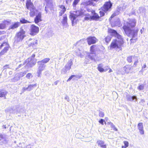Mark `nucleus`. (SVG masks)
<instances>
[{
  "mask_svg": "<svg viewBox=\"0 0 148 148\" xmlns=\"http://www.w3.org/2000/svg\"><path fill=\"white\" fill-rule=\"evenodd\" d=\"M136 21L135 19H130L127 22L126 24H125L123 27L126 34L128 36L132 38L130 39L131 42L133 40L134 42L136 41L135 40L136 39V37L137 35L138 30L135 29H133L136 26Z\"/></svg>",
  "mask_w": 148,
  "mask_h": 148,
  "instance_id": "obj_1",
  "label": "nucleus"
},
{
  "mask_svg": "<svg viewBox=\"0 0 148 148\" xmlns=\"http://www.w3.org/2000/svg\"><path fill=\"white\" fill-rule=\"evenodd\" d=\"M112 36H114L118 39L113 40L112 42V48L121 50V46L123 43V39L122 37L116 30L113 29H112Z\"/></svg>",
  "mask_w": 148,
  "mask_h": 148,
  "instance_id": "obj_2",
  "label": "nucleus"
},
{
  "mask_svg": "<svg viewBox=\"0 0 148 148\" xmlns=\"http://www.w3.org/2000/svg\"><path fill=\"white\" fill-rule=\"evenodd\" d=\"M82 13L79 11H72L70 12V18L72 23L73 26H74L76 23V18L82 15Z\"/></svg>",
  "mask_w": 148,
  "mask_h": 148,
  "instance_id": "obj_3",
  "label": "nucleus"
},
{
  "mask_svg": "<svg viewBox=\"0 0 148 148\" xmlns=\"http://www.w3.org/2000/svg\"><path fill=\"white\" fill-rule=\"evenodd\" d=\"M98 48L96 45L92 46L90 48L91 53L88 55V58L92 60L95 61L97 59V56L96 55V52L98 51Z\"/></svg>",
  "mask_w": 148,
  "mask_h": 148,
  "instance_id": "obj_4",
  "label": "nucleus"
},
{
  "mask_svg": "<svg viewBox=\"0 0 148 148\" xmlns=\"http://www.w3.org/2000/svg\"><path fill=\"white\" fill-rule=\"evenodd\" d=\"M26 6L27 8L28 9H29L30 10V16H33L36 12H37L36 10L35 9V8L33 5L32 3L30 0L27 1L26 3Z\"/></svg>",
  "mask_w": 148,
  "mask_h": 148,
  "instance_id": "obj_5",
  "label": "nucleus"
},
{
  "mask_svg": "<svg viewBox=\"0 0 148 148\" xmlns=\"http://www.w3.org/2000/svg\"><path fill=\"white\" fill-rule=\"evenodd\" d=\"M25 32L23 29H21L16 35L15 41L17 42L21 41L25 36Z\"/></svg>",
  "mask_w": 148,
  "mask_h": 148,
  "instance_id": "obj_6",
  "label": "nucleus"
},
{
  "mask_svg": "<svg viewBox=\"0 0 148 148\" xmlns=\"http://www.w3.org/2000/svg\"><path fill=\"white\" fill-rule=\"evenodd\" d=\"M73 64V62L71 60H69L65 65L64 68L61 71V73L66 74L68 71H69L71 68V66Z\"/></svg>",
  "mask_w": 148,
  "mask_h": 148,
  "instance_id": "obj_7",
  "label": "nucleus"
},
{
  "mask_svg": "<svg viewBox=\"0 0 148 148\" xmlns=\"http://www.w3.org/2000/svg\"><path fill=\"white\" fill-rule=\"evenodd\" d=\"M4 47V49L0 53V57L6 53L9 49V46L8 42H4L0 45V48Z\"/></svg>",
  "mask_w": 148,
  "mask_h": 148,
  "instance_id": "obj_8",
  "label": "nucleus"
},
{
  "mask_svg": "<svg viewBox=\"0 0 148 148\" xmlns=\"http://www.w3.org/2000/svg\"><path fill=\"white\" fill-rule=\"evenodd\" d=\"M26 72H21L19 73L16 74L14 77L11 79V81L12 82H15L19 80L21 77L24 76L26 74Z\"/></svg>",
  "mask_w": 148,
  "mask_h": 148,
  "instance_id": "obj_9",
  "label": "nucleus"
},
{
  "mask_svg": "<svg viewBox=\"0 0 148 148\" xmlns=\"http://www.w3.org/2000/svg\"><path fill=\"white\" fill-rule=\"evenodd\" d=\"M126 5L124 4H123L120 5L119 7H118V9L119 10H117L112 15V18L118 15L119 13V11H122L124 10L126 8Z\"/></svg>",
  "mask_w": 148,
  "mask_h": 148,
  "instance_id": "obj_10",
  "label": "nucleus"
},
{
  "mask_svg": "<svg viewBox=\"0 0 148 148\" xmlns=\"http://www.w3.org/2000/svg\"><path fill=\"white\" fill-rule=\"evenodd\" d=\"M38 70L37 71L38 76L39 77H40L42 74V72L46 66L45 64H41L38 63Z\"/></svg>",
  "mask_w": 148,
  "mask_h": 148,
  "instance_id": "obj_11",
  "label": "nucleus"
},
{
  "mask_svg": "<svg viewBox=\"0 0 148 148\" xmlns=\"http://www.w3.org/2000/svg\"><path fill=\"white\" fill-rule=\"evenodd\" d=\"M111 7V3L110 1L105 3L103 6L101 7V10L104 12H106Z\"/></svg>",
  "mask_w": 148,
  "mask_h": 148,
  "instance_id": "obj_12",
  "label": "nucleus"
},
{
  "mask_svg": "<svg viewBox=\"0 0 148 148\" xmlns=\"http://www.w3.org/2000/svg\"><path fill=\"white\" fill-rule=\"evenodd\" d=\"M132 70V67L130 65H127L124 67L122 69L121 73L122 75H124L125 73L127 74L131 72Z\"/></svg>",
  "mask_w": 148,
  "mask_h": 148,
  "instance_id": "obj_13",
  "label": "nucleus"
},
{
  "mask_svg": "<svg viewBox=\"0 0 148 148\" xmlns=\"http://www.w3.org/2000/svg\"><path fill=\"white\" fill-rule=\"evenodd\" d=\"M39 30L38 27L34 25H32L31 27V35L33 36L36 35L38 32Z\"/></svg>",
  "mask_w": 148,
  "mask_h": 148,
  "instance_id": "obj_14",
  "label": "nucleus"
},
{
  "mask_svg": "<svg viewBox=\"0 0 148 148\" xmlns=\"http://www.w3.org/2000/svg\"><path fill=\"white\" fill-rule=\"evenodd\" d=\"M36 62V59H33L32 58H28L25 61V63L27 65L32 66L34 65Z\"/></svg>",
  "mask_w": 148,
  "mask_h": 148,
  "instance_id": "obj_15",
  "label": "nucleus"
},
{
  "mask_svg": "<svg viewBox=\"0 0 148 148\" xmlns=\"http://www.w3.org/2000/svg\"><path fill=\"white\" fill-rule=\"evenodd\" d=\"M47 2L46 6L45 7V10L46 13L48 12L49 10L48 8L50 9L52 8L53 6V0H45Z\"/></svg>",
  "mask_w": 148,
  "mask_h": 148,
  "instance_id": "obj_16",
  "label": "nucleus"
},
{
  "mask_svg": "<svg viewBox=\"0 0 148 148\" xmlns=\"http://www.w3.org/2000/svg\"><path fill=\"white\" fill-rule=\"evenodd\" d=\"M0 140L3 144H6L8 143L9 140L8 136L5 134H0Z\"/></svg>",
  "mask_w": 148,
  "mask_h": 148,
  "instance_id": "obj_17",
  "label": "nucleus"
},
{
  "mask_svg": "<svg viewBox=\"0 0 148 148\" xmlns=\"http://www.w3.org/2000/svg\"><path fill=\"white\" fill-rule=\"evenodd\" d=\"M28 43V45L29 47H32L34 48H35L38 44V41L36 40L30 38L29 40Z\"/></svg>",
  "mask_w": 148,
  "mask_h": 148,
  "instance_id": "obj_18",
  "label": "nucleus"
},
{
  "mask_svg": "<svg viewBox=\"0 0 148 148\" xmlns=\"http://www.w3.org/2000/svg\"><path fill=\"white\" fill-rule=\"evenodd\" d=\"M87 41L89 45L94 44L97 41V39L94 37L90 36L87 38Z\"/></svg>",
  "mask_w": 148,
  "mask_h": 148,
  "instance_id": "obj_19",
  "label": "nucleus"
},
{
  "mask_svg": "<svg viewBox=\"0 0 148 148\" xmlns=\"http://www.w3.org/2000/svg\"><path fill=\"white\" fill-rule=\"evenodd\" d=\"M59 16H61L66 11L65 7L63 5H60L59 6Z\"/></svg>",
  "mask_w": 148,
  "mask_h": 148,
  "instance_id": "obj_20",
  "label": "nucleus"
},
{
  "mask_svg": "<svg viewBox=\"0 0 148 148\" xmlns=\"http://www.w3.org/2000/svg\"><path fill=\"white\" fill-rule=\"evenodd\" d=\"M41 12H39L38 14L36 16V17L34 19V21L36 23H37L40 21H41Z\"/></svg>",
  "mask_w": 148,
  "mask_h": 148,
  "instance_id": "obj_21",
  "label": "nucleus"
},
{
  "mask_svg": "<svg viewBox=\"0 0 148 148\" xmlns=\"http://www.w3.org/2000/svg\"><path fill=\"white\" fill-rule=\"evenodd\" d=\"M138 127L139 130V132L141 134H143L144 133L143 130V123H139L138 125Z\"/></svg>",
  "mask_w": 148,
  "mask_h": 148,
  "instance_id": "obj_22",
  "label": "nucleus"
},
{
  "mask_svg": "<svg viewBox=\"0 0 148 148\" xmlns=\"http://www.w3.org/2000/svg\"><path fill=\"white\" fill-rule=\"evenodd\" d=\"M97 143L98 145L102 148H106V145L104 142L101 140H99L97 142Z\"/></svg>",
  "mask_w": 148,
  "mask_h": 148,
  "instance_id": "obj_23",
  "label": "nucleus"
},
{
  "mask_svg": "<svg viewBox=\"0 0 148 148\" xmlns=\"http://www.w3.org/2000/svg\"><path fill=\"white\" fill-rule=\"evenodd\" d=\"M20 23L19 22H16L14 23V24L10 26L9 29H14L17 28L20 25Z\"/></svg>",
  "mask_w": 148,
  "mask_h": 148,
  "instance_id": "obj_24",
  "label": "nucleus"
},
{
  "mask_svg": "<svg viewBox=\"0 0 148 148\" xmlns=\"http://www.w3.org/2000/svg\"><path fill=\"white\" fill-rule=\"evenodd\" d=\"M50 60V59L49 58H44V59L39 61L38 62V63H39L41 64H45V63L48 62Z\"/></svg>",
  "mask_w": 148,
  "mask_h": 148,
  "instance_id": "obj_25",
  "label": "nucleus"
},
{
  "mask_svg": "<svg viewBox=\"0 0 148 148\" xmlns=\"http://www.w3.org/2000/svg\"><path fill=\"white\" fill-rule=\"evenodd\" d=\"M67 18L66 14H64L63 16V20L62 22V23L64 25H66L67 24Z\"/></svg>",
  "mask_w": 148,
  "mask_h": 148,
  "instance_id": "obj_26",
  "label": "nucleus"
},
{
  "mask_svg": "<svg viewBox=\"0 0 148 148\" xmlns=\"http://www.w3.org/2000/svg\"><path fill=\"white\" fill-rule=\"evenodd\" d=\"M127 100L130 101H132L134 99L137 100L136 97L135 96H131L128 95L127 96Z\"/></svg>",
  "mask_w": 148,
  "mask_h": 148,
  "instance_id": "obj_27",
  "label": "nucleus"
},
{
  "mask_svg": "<svg viewBox=\"0 0 148 148\" xmlns=\"http://www.w3.org/2000/svg\"><path fill=\"white\" fill-rule=\"evenodd\" d=\"M134 64L133 66L134 67H136L137 65V63L139 62L138 61V59L137 57L135 56V58H134Z\"/></svg>",
  "mask_w": 148,
  "mask_h": 148,
  "instance_id": "obj_28",
  "label": "nucleus"
},
{
  "mask_svg": "<svg viewBox=\"0 0 148 148\" xmlns=\"http://www.w3.org/2000/svg\"><path fill=\"white\" fill-rule=\"evenodd\" d=\"M135 56H130L127 57V61L129 62H132L134 60Z\"/></svg>",
  "mask_w": 148,
  "mask_h": 148,
  "instance_id": "obj_29",
  "label": "nucleus"
},
{
  "mask_svg": "<svg viewBox=\"0 0 148 148\" xmlns=\"http://www.w3.org/2000/svg\"><path fill=\"white\" fill-rule=\"evenodd\" d=\"M124 145L122 146L121 147L122 148H126L128 147L129 145L128 142L126 141H124L123 142Z\"/></svg>",
  "mask_w": 148,
  "mask_h": 148,
  "instance_id": "obj_30",
  "label": "nucleus"
},
{
  "mask_svg": "<svg viewBox=\"0 0 148 148\" xmlns=\"http://www.w3.org/2000/svg\"><path fill=\"white\" fill-rule=\"evenodd\" d=\"M36 84H34L32 85H30L28 86V90L30 91L31 90H32L33 88L34 87H36Z\"/></svg>",
  "mask_w": 148,
  "mask_h": 148,
  "instance_id": "obj_31",
  "label": "nucleus"
},
{
  "mask_svg": "<svg viewBox=\"0 0 148 148\" xmlns=\"http://www.w3.org/2000/svg\"><path fill=\"white\" fill-rule=\"evenodd\" d=\"M98 70L101 72H102L104 71H105L102 67V66L101 64H99L98 67Z\"/></svg>",
  "mask_w": 148,
  "mask_h": 148,
  "instance_id": "obj_32",
  "label": "nucleus"
},
{
  "mask_svg": "<svg viewBox=\"0 0 148 148\" xmlns=\"http://www.w3.org/2000/svg\"><path fill=\"white\" fill-rule=\"evenodd\" d=\"M99 18V16L98 14L95 13V14L91 17V19L93 20H95L98 19Z\"/></svg>",
  "mask_w": 148,
  "mask_h": 148,
  "instance_id": "obj_33",
  "label": "nucleus"
},
{
  "mask_svg": "<svg viewBox=\"0 0 148 148\" xmlns=\"http://www.w3.org/2000/svg\"><path fill=\"white\" fill-rule=\"evenodd\" d=\"M7 94V92L6 91L1 92L0 93V97H5V96Z\"/></svg>",
  "mask_w": 148,
  "mask_h": 148,
  "instance_id": "obj_34",
  "label": "nucleus"
},
{
  "mask_svg": "<svg viewBox=\"0 0 148 148\" xmlns=\"http://www.w3.org/2000/svg\"><path fill=\"white\" fill-rule=\"evenodd\" d=\"M20 21L22 23H30L31 22L27 21L24 18L21 19L20 20Z\"/></svg>",
  "mask_w": 148,
  "mask_h": 148,
  "instance_id": "obj_35",
  "label": "nucleus"
},
{
  "mask_svg": "<svg viewBox=\"0 0 148 148\" xmlns=\"http://www.w3.org/2000/svg\"><path fill=\"white\" fill-rule=\"evenodd\" d=\"M10 21L4 20L3 21V22L5 25V27L6 25H8L10 23Z\"/></svg>",
  "mask_w": 148,
  "mask_h": 148,
  "instance_id": "obj_36",
  "label": "nucleus"
},
{
  "mask_svg": "<svg viewBox=\"0 0 148 148\" xmlns=\"http://www.w3.org/2000/svg\"><path fill=\"white\" fill-rule=\"evenodd\" d=\"M76 55L78 56H80L81 57H82L81 53V51L79 49H78L77 51L76 52Z\"/></svg>",
  "mask_w": 148,
  "mask_h": 148,
  "instance_id": "obj_37",
  "label": "nucleus"
},
{
  "mask_svg": "<svg viewBox=\"0 0 148 148\" xmlns=\"http://www.w3.org/2000/svg\"><path fill=\"white\" fill-rule=\"evenodd\" d=\"M32 77L33 76L32 74L31 73H27L26 76V77L29 79H30V78H32Z\"/></svg>",
  "mask_w": 148,
  "mask_h": 148,
  "instance_id": "obj_38",
  "label": "nucleus"
},
{
  "mask_svg": "<svg viewBox=\"0 0 148 148\" xmlns=\"http://www.w3.org/2000/svg\"><path fill=\"white\" fill-rule=\"evenodd\" d=\"M99 116L101 117H103L104 116V114L103 112L100 111L99 112Z\"/></svg>",
  "mask_w": 148,
  "mask_h": 148,
  "instance_id": "obj_39",
  "label": "nucleus"
},
{
  "mask_svg": "<svg viewBox=\"0 0 148 148\" xmlns=\"http://www.w3.org/2000/svg\"><path fill=\"white\" fill-rule=\"evenodd\" d=\"M111 40V37L110 36H108L105 38V41L107 43H108Z\"/></svg>",
  "mask_w": 148,
  "mask_h": 148,
  "instance_id": "obj_40",
  "label": "nucleus"
},
{
  "mask_svg": "<svg viewBox=\"0 0 148 148\" xmlns=\"http://www.w3.org/2000/svg\"><path fill=\"white\" fill-rule=\"evenodd\" d=\"M79 1L80 0H74L73 4V6H76V5L79 2Z\"/></svg>",
  "mask_w": 148,
  "mask_h": 148,
  "instance_id": "obj_41",
  "label": "nucleus"
},
{
  "mask_svg": "<svg viewBox=\"0 0 148 148\" xmlns=\"http://www.w3.org/2000/svg\"><path fill=\"white\" fill-rule=\"evenodd\" d=\"M86 5H93V3L92 1H88L86 2Z\"/></svg>",
  "mask_w": 148,
  "mask_h": 148,
  "instance_id": "obj_42",
  "label": "nucleus"
},
{
  "mask_svg": "<svg viewBox=\"0 0 148 148\" xmlns=\"http://www.w3.org/2000/svg\"><path fill=\"white\" fill-rule=\"evenodd\" d=\"M5 27V25L3 22L0 23V29H4Z\"/></svg>",
  "mask_w": 148,
  "mask_h": 148,
  "instance_id": "obj_43",
  "label": "nucleus"
},
{
  "mask_svg": "<svg viewBox=\"0 0 148 148\" xmlns=\"http://www.w3.org/2000/svg\"><path fill=\"white\" fill-rule=\"evenodd\" d=\"M144 85L143 84L140 85L138 87V89L140 90H141L144 89Z\"/></svg>",
  "mask_w": 148,
  "mask_h": 148,
  "instance_id": "obj_44",
  "label": "nucleus"
},
{
  "mask_svg": "<svg viewBox=\"0 0 148 148\" xmlns=\"http://www.w3.org/2000/svg\"><path fill=\"white\" fill-rule=\"evenodd\" d=\"M76 77V75H73L71 76L67 80V82H68L70 81L73 77Z\"/></svg>",
  "mask_w": 148,
  "mask_h": 148,
  "instance_id": "obj_45",
  "label": "nucleus"
},
{
  "mask_svg": "<svg viewBox=\"0 0 148 148\" xmlns=\"http://www.w3.org/2000/svg\"><path fill=\"white\" fill-rule=\"evenodd\" d=\"M99 122L102 125H103V122H104L105 123L106 122H105V121L102 119H101L99 121Z\"/></svg>",
  "mask_w": 148,
  "mask_h": 148,
  "instance_id": "obj_46",
  "label": "nucleus"
},
{
  "mask_svg": "<svg viewBox=\"0 0 148 148\" xmlns=\"http://www.w3.org/2000/svg\"><path fill=\"white\" fill-rule=\"evenodd\" d=\"M112 129L115 131H117V129L112 123Z\"/></svg>",
  "mask_w": 148,
  "mask_h": 148,
  "instance_id": "obj_47",
  "label": "nucleus"
},
{
  "mask_svg": "<svg viewBox=\"0 0 148 148\" xmlns=\"http://www.w3.org/2000/svg\"><path fill=\"white\" fill-rule=\"evenodd\" d=\"M146 67V66L145 64L142 67V71L143 72L145 70V68Z\"/></svg>",
  "mask_w": 148,
  "mask_h": 148,
  "instance_id": "obj_48",
  "label": "nucleus"
},
{
  "mask_svg": "<svg viewBox=\"0 0 148 148\" xmlns=\"http://www.w3.org/2000/svg\"><path fill=\"white\" fill-rule=\"evenodd\" d=\"M99 13L101 17L103 16L105 14L104 12H103L102 11H99Z\"/></svg>",
  "mask_w": 148,
  "mask_h": 148,
  "instance_id": "obj_49",
  "label": "nucleus"
},
{
  "mask_svg": "<svg viewBox=\"0 0 148 148\" xmlns=\"http://www.w3.org/2000/svg\"><path fill=\"white\" fill-rule=\"evenodd\" d=\"M90 18H91V16H85L84 17V19L86 20H88Z\"/></svg>",
  "mask_w": 148,
  "mask_h": 148,
  "instance_id": "obj_50",
  "label": "nucleus"
},
{
  "mask_svg": "<svg viewBox=\"0 0 148 148\" xmlns=\"http://www.w3.org/2000/svg\"><path fill=\"white\" fill-rule=\"evenodd\" d=\"M64 99L65 100H66L68 102H69L70 101V100H69V97L67 95L65 96V98H64Z\"/></svg>",
  "mask_w": 148,
  "mask_h": 148,
  "instance_id": "obj_51",
  "label": "nucleus"
},
{
  "mask_svg": "<svg viewBox=\"0 0 148 148\" xmlns=\"http://www.w3.org/2000/svg\"><path fill=\"white\" fill-rule=\"evenodd\" d=\"M72 0H66V3L67 4H70Z\"/></svg>",
  "mask_w": 148,
  "mask_h": 148,
  "instance_id": "obj_52",
  "label": "nucleus"
},
{
  "mask_svg": "<svg viewBox=\"0 0 148 148\" xmlns=\"http://www.w3.org/2000/svg\"><path fill=\"white\" fill-rule=\"evenodd\" d=\"M82 77V76L81 75H76V77H74L76 78H77L78 79H79Z\"/></svg>",
  "mask_w": 148,
  "mask_h": 148,
  "instance_id": "obj_53",
  "label": "nucleus"
},
{
  "mask_svg": "<svg viewBox=\"0 0 148 148\" xmlns=\"http://www.w3.org/2000/svg\"><path fill=\"white\" fill-rule=\"evenodd\" d=\"M3 68L4 69L8 68H9V65H6L3 66Z\"/></svg>",
  "mask_w": 148,
  "mask_h": 148,
  "instance_id": "obj_54",
  "label": "nucleus"
},
{
  "mask_svg": "<svg viewBox=\"0 0 148 148\" xmlns=\"http://www.w3.org/2000/svg\"><path fill=\"white\" fill-rule=\"evenodd\" d=\"M35 57V55L34 54H33L32 56L31 57V58H32V59H34V58Z\"/></svg>",
  "mask_w": 148,
  "mask_h": 148,
  "instance_id": "obj_55",
  "label": "nucleus"
},
{
  "mask_svg": "<svg viewBox=\"0 0 148 148\" xmlns=\"http://www.w3.org/2000/svg\"><path fill=\"white\" fill-rule=\"evenodd\" d=\"M23 91H25L26 90H28V88L23 87Z\"/></svg>",
  "mask_w": 148,
  "mask_h": 148,
  "instance_id": "obj_56",
  "label": "nucleus"
},
{
  "mask_svg": "<svg viewBox=\"0 0 148 148\" xmlns=\"http://www.w3.org/2000/svg\"><path fill=\"white\" fill-rule=\"evenodd\" d=\"M58 83V81H56V82H54V84H55V85H56Z\"/></svg>",
  "mask_w": 148,
  "mask_h": 148,
  "instance_id": "obj_57",
  "label": "nucleus"
},
{
  "mask_svg": "<svg viewBox=\"0 0 148 148\" xmlns=\"http://www.w3.org/2000/svg\"><path fill=\"white\" fill-rule=\"evenodd\" d=\"M30 145H27L25 148H29Z\"/></svg>",
  "mask_w": 148,
  "mask_h": 148,
  "instance_id": "obj_58",
  "label": "nucleus"
},
{
  "mask_svg": "<svg viewBox=\"0 0 148 148\" xmlns=\"http://www.w3.org/2000/svg\"><path fill=\"white\" fill-rule=\"evenodd\" d=\"M3 32H1L0 31V35L3 34Z\"/></svg>",
  "mask_w": 148,
  "mask_h": 148,
  "instance_id": "obj_59",
  "label": "nucleus"
},
{
  "mask_svg": "<svg viewBox=\"0 0 148 148\" xmlns=\"http://www.w3.org/2000/svg\"><path fill=\"white\" fill-rule=\"evenodd\" d=\"M3 127L5 129H6V127L5 126V125H3Z\"/></svg>",
  "mask_w": 148,
  "mask_h": 148,
  "instance_id": "obj_60",
  "label": "nucleus"
},
{
  "mask_svg": "<svg viewBox=\"0 0 148 148\" xmlns=\"http://www.w3.org/2000/svg\"><path fill=\"white\" fill-rule=\"evenodd\" d=\"M9 73L10 75H12V71H10L9 72Z\"/></svg>",
  "mask_w": 148,
  "mask_h": 148,
  "instance_id": "obj_61",
  "label": "nucleus"
},
{
  "mask_svg": "<svg viewBox=\"0 0 148 148\" xmlns=\"http://www.w3.org/2000/svg\"><path fill=\"white\" fill-rule=\"evenodd\" d=\"M80 41H79V42H77V44H76V45H77L78 44H80Z\"/></svg>",
  "mask_w": 148,
  "mask_h": 148,
  "instance_id": "obj_62",
  "label": "nucleus"
},
{
  "mask_svg": "<svg viewBox=\"0 0 148 148\" xmlns=\"http://www.w3.org/2000/svg\"><path fill=\"white\" fill-rule=\"evenodd\" d=\"M140 31L141 32V33L142 34V32H143L142 30V29H141L140 30Z\"/></svg>",
  "mask_w": 148,
  "mask_h": 148,
  "instance_id": "obj_63",
  "label": "nucleus"
},
{
  "mask_svg": "<svg viewBox=\"0 0 148 148\" xmlns=\"http://www.w3.org/2000/svg\"><path fill=\"white\" fill-rule=\"evenodd\" d=\"M109 47L110 48V49L111 48V44L110 45Z\"/></svg>",
  "mask_w": 148,
  "mask_h": 148,
  "instance_id": "obj_64",
  "label": "nucleus"
}]
</instances>
